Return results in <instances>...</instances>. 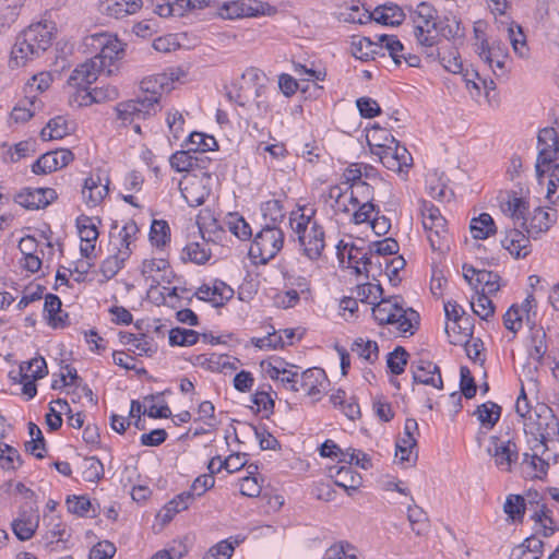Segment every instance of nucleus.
Wrapping results in <instances>:
<instances>
[{
    "instance_id": "1",
    "label": "nucleus",
    "mask_w": 559,
    "mask_h": 559,
    "mask_svg": "<svg viewBox=\"0 0 559 559\" xmlns=\"http://www.w3.org/2000/svg\"><path fill=\"white\" fill-rule=\"evenodd\" d=\"M53 27L47 23L29 25L17 37L11 49L9 67H25L29 61L44 53L52 43Z\"/></svg>"
},
{
    "instance_id": "2",
    "label": "nucleus",
    "mask_w": 559,
    "mask_h": 559,
    "mask_svg": "<svg viewBox=\"0 0 559 559\" xmlns=\"http://www.w3.org/2000/svg\"><path fill=\"white\" fill-rule=\"evenodd\" d=\"M290 226L297 235L304 254L314 261L318 260L325 248V233L321 225L311 222L309 216L299 215L298 221L290 217Z\"/></svg>"
},
{
    "instance_id": "3",
    "label": "nucleus",
    "mask_w": 559,
    "mask_h": 559,
    "mask_svg": "<svg viewBox=\"0 0 559 559\" xmlns=\"http://www.w3.org/2000/svg\"><path fill=\"white\" fill-rule=\"evenodd\" d=\"M376 133L368 136L370 152L379 157L382 165L395 173H402L404 168L412 166L413 157L407 148L392 135H384V143L373 142Z\"/></svg>"
},
{
    "instance_id": "4",
    "label": "nucleus",
    "mask_w": 559,
    "mask_h": 559,
    "mask_svg": "<svg viewBox=\"0 0 559 559\" xmlns=\"http://www.w3.org/2000/svg\"><path fill=\"white\" fill-rule=\"evenodd\" d=\"M284 233L275 225L265 224L255 235L250 246L249 254L253 259H259L260 263H267L283 248Z\"/></svg>"
},
{
    "instance_id": "5",
    "label": "nucleus",
    "mask_w": 559,
    "mask_h": 559,
    "mask_svg": "<svg viewBox=\"0 0 559 559\" xmlns=\"http://www.w3.org/2000/svg\"><path fill=\"white\" fill-rule=\"evenodd\" d=\"M525 429L545 444L548 440L559 436V420L552 409L546 404L535 407L534 414L527 417Z\"/></svg>"
},
{
    "instance_id": "6",
    "label": "nucleus",
    "mask_w": 559,
    "mask_h": 559,
    "mask_svg": "<svg viewBox=\"0 0 559 559\" xmlns=\"http://www.w3.org/2000/svg\"><path fill=\"white\" fill-rule=\"evenodd\" d=\"M538 155L536 160V175L540 180L545 177L550 164L559 158V138L555 128H544L539 131L538 136Z\"/></svg>"
},
{
    "instance_id": "7",
    "label": "nucleus",
    "mask_w": 559,
    "mask_h": 559,
    "mask_svg": "<svg viewBox=\"0 0 559 559\" xmlns=\"http://www.w3.org/2000/svg\"><path fill=\"white\" fill-rule=\"evenodd\" d=\"M476 52L480 59L488 64L496 76H503L506 74V62L509 57L508 47L501 40L488 41L483 38L480 44H475Z\"/></svg>"
},
{
    "instance_id": "8",
    "label": "nucleus",
    "mask_w": 559,
    "mask_h": 559,
    "mask_svg": "<svg viewBox=\"0 0 559 559\" xmlns=\"http://www.w3.org/2000/svg\"><path fill=\"white\" fill-rule=\"evenodd\" d=\"M100 46V51L92 59L95 61H103L102 69L106 75H111L115 72V63L122 59L124 56V44H122L117 36L99 35L97 38Z\"/></svg>"
},
{
    "instance_id": "9",
    "label": "nucleus",
    "mask_w": 559,
    "mask_h": 559,
    "mask_svg": "<svg viewBox=\"0 0 559 559\" xmlns=\"http://www.w3.org/2000/svg\"><path fill=\"white\" fill-rule=\"evenodd\" d=\"M409 17L414 23V34L417 40L424 35L431 34L438 28L437 10L428 2H420L416 8L407 7Z\"/></svg>"
},
{
    "instance_id": "10",
    "label": "nucleus",
    "mask_w": 559,
    "mask_h": 559,
    "mask_svg": "<svg viewBox=\"0 0 559 559\" xmlns=\"http://www.w3.org/2000/svg\"><path fill=\"white\" fill-rule=\"evenodd\" d=\"M170 88L168 76L165 73L156 74L141 81V91L143 96H139L138 98L144 105H156L154 109L155 116L162 110L160 98L163 94L168 93Z\"/></svg>"
},
{
    "instance_id": "11",
    "label": "nucleus",
    "mask_w": 559,
    "mask_h": 559,
    "mask_svg": "<svg viewBox=\"0 0 559 559\" xmlns=\"http://www.w3.org/2000/svg\"><path fill=\"white\" fill-rule=\"evenodd\" d=\"M464 280L474 287L475 293H485L486 295L496 294L499 288L500 276L487 270H477L472 265H463Z\"/></svg>"
},
{
    "instance_id": "12",
    "label": "nucleus",
    "mask_w": 559,
    "mask_h": 559,
    "mask_svg": "<svg viewBox=\"0 0 559 559\" xmlns=\"http://www.w3.org/2000/svg\"><path fill=\"white\" fill-rule=\"evenodd\" d=\"M156 105H144L139 98L119 103L116 107L117 119L122 126L132 124L138 120H145L154 116Z\"/></svg>"
},
{
    "instance_id": "13",
    "label": "nucleus",
    "mask_w": 559,
    "mask_h": 559,
    "mask_svg": "<svg viewBox=\"0 0 559 559\" xmlns=\"http://www.w3.org/2000/svg\"><path fill=\"white\" fill-rule=\"evenodd\" d=\"M103 61H95L92 58L82 64H79L68 79V84L78 90L87 91L90 85L94 83L100 73H105L102 69Z\"/></svg>"
},
{
    "instance_id": "14",
    "label": "nucleus",
    "mask_w": 559,
    "mask_h": 559,
    "mask_svg": "<svg viewBox=\"0 0 559 559\" xmlns=\"http://www.w3.org/2000/svg\"><path fill=\"white\" fill-rule=\"evenodd\" d=\"M493 449L489 448L488 453L493 457L495 465L503 472H510L512 464L519 459L518 447L511 440L500 442L497 436L490 438Z\"/></svg>"
},
{
    "instance_id": "15",
    "label": "nucleus",
    "mask_w": 559,
    "mask_h": 559,
    "mask_svg": "<svg viewBox=\"0 0 559 559\" xmlns=\"http://www.w3.org/2000/svg\"><path fill=\"white\" fill-rule=\"evenodd\" d=\"M141 274L151 281V287L162 283L170 284L175 277L169 262L166 259H146L142 262Z\"/></svg>"
},
{
    "instance_id": "16",
    "label": "nucleus",
    "mask_w": 559,
    "mask_h": 559,
    "mask_svg": "<svg viewBox=\"0 0 559 559\" xmlns=\"http://www.w3.org/2000/svg\"><path fill=\"white\" fill-rule=\"evenodd\" d=\"M413 379L416 383L431 385L436 389L443 388L440 368L427 359H418L412 362Z\"/></svg>"
},
{
    "instance_id": "17",
    "label": "nucleus",
    "mask_w": 559,
    "mask_h": 559,
    "mask_svg": "<svg viewBox=\"0 0 559 559\" xmlns=\"http://www.w3.org/2000/svg\"><path fill=\"white\" fill-rule=\"evenodd\" d=\"M143 4V0H100L98 9L107 17L121 20L138 13Z\"/></svg>"
},
{
    "instance_id": "18",
    "label": "nucleus",
    "mask_w": 559,
    "mask_h": 559,
    "mask_svg": "<svg viewBox=\"0 0 559 559\" xmlns=\"http://www.w3.org/2000/svg\"><path fill=\"white\" fill-rule=\"evenodd\" d=\"M424 229L433 251L445 252L450 250V235L445 218L428 222Z\"/></svg>"
},
{
    "instance_id": "19",
    "label": "nucleus",
    "mask_w": 559,
    "mask_h": 559,
    "mask_svg": "<svg viewBox=\"0 0 559 559\" xmlns=\"http://www.w3.org/2000/svg\"><path fill=\"white\" fill-rule=\"evenodd\" d=\"M108 185V178H106L105 185L102 183V177L99 173L92 174L88 178H86L82 189V195L85 200V203L88 206L98 205L109 192Z\"/></svg>"
},
{
    "instance_id": "20",
    "label": "nucleus",
    "mask_w": 559,
    "mask_h": 559,
    "mask_svg": "<svg viewBox=\"0 0 559 559\" xmlns=\"http://www.w3.org/2000/svg\"><path fill=\"white\" fill-rule=\"evenodd\" d=\"M329 474L335 485L344 488L348 495H352V491H356L361 485V476L350 465L330 467Z\"/></svg>"
},
{
    "instance_id": "21",
    "label": "nucleus",
    "mask_w": 559,
    "mask_h": 559,
    "mask_svg": "<svg viewBox=\"0 0 559 559\" xmlns=\"http://www.w3.org/2000/svg\"><path fill=\"white\" fill-rule=\"evenodd\" d=\"M530 236L514 228L507 233L501 243L515 258H525L531 252Z\"/></svg>"
},
{
    "instance_id": "22",
    "label": "nucleus",
    "mask_w": 559,
    "mask_h": 559,
    "mask_svg": "<svg viewBox=\"0 0 559 559\" xmlns=\"http://www.w3.org/2000/svg\"><path fill=\"white\" fill-rule=\"evenodd\" d=\"M180 191L187 203L192 207L202 205L205 202V199L209 197V191L205 189V187L202 186L197 176L188 179L183 187L181 182Z\"/></svg>"
},
{
    "instance_id": "23",
    "label": "nucleus",
    "mask_w": 559,
    "mask_h": 559,
    "mask_svg": "<svg viewBox=\"0 0 559 559\" xmlns=\"http://www.w3.org/2000/svg\"><path fill=\"white\" fill-rule=\"evenodd\" d=\"M405 17L404 10L395 3H385L374 9V22L383 25L399 26Z\"/></svg>"
},
{
    "instance_id": "24",
    "label": "nucleus",
    "mask_w": 559,
    "mask_h": 559,
    "mask_svg": "<svg viewBox=\"0 0 559 559\" xmlns=\"http://www.w3.org/2000/svg\"><path fill=\"white\" fill-rule=\"evenodd\" d=\"M400 302L397 297L381 298L372 307V316L374 320L383 324H394L395 312L397 311Z\"/></svg>"
},
{
    "instance_id": "25",
    "label": "nucleus",
    "mask_w": 559,
    "mask_h": 559,
    "mask_svg": "<svg viewBox=\"0 0 559 559\" xmlns=\"http://www.w3.org/2000/svg\"><path fill=\"white\" fill-rule=\"evenodd\" d=\"M382 50V45H379L378 41H372L368 37L354 38L352 41L353 56L364 61L374 59L377 55L384 57Z\"/></svg>"
},
{
    "instance_id": "26",
    "label": "nucleus",
    "mask_w": 559,
    "mask_h": 559,
    "mask_svg": "<svg viewBox=\"0 0 559 559\" xmlns=\"http://www.w3.org/2000/svg\"><path fill=\"white\" fill-rule=\"evenodd\" d=\"M502 407L495 402L488 401L476 407L474 415L477 417L480 426L486 430H491L501 417Z\"/></svg>"
},
{
    "instance_id": "27",
    "label": "nucleus",
    "mask_w": 559,
    "mask_h": 559,
    "mask_svg": "<svg viewBox=\"0 0 559 559\" xmlns=\"http://www.w3.org/2000/svg\"><path fill=\"white\" fill-rule=\"evenodd\" d=\"M394 324H397V330L402 333H409L413 335L419 326V314L412 308L404 309L401 305L395 312Z\"/></svg>"
},
{
    "instance_id": "28",
    "label": "nucleus",
    "mask_w": 559,
    "mask_h": 559,
    "mask_svg": "<svg viewBox=\"0 0 559 559\" xmlns=\"http://www.w3.org/2000/svg\"><path fill=\"white\" fill-rule=\"evenodd\" d=\"M325 378L324 370L321 368L307 369L299 374L300 391H305L308 395L320 393L319 386Z\"/></svg>"
},
{
    "instance_id": "29",
    "label": "nucleus",
    "mask_w": 559,
    "mask_h": 559,
    "mask_svg": "<svg viewBox=\"0 0 559 559\" xmlns=\"http://www.w3.org/2000/svg\"><path fill=\"white\" fill-rule=\"evenodd\" d=\"M199 162H204V159L193 154L190 150L178 151L169 158L171 168L178 173L194 170V167H202Z\"/></svg>"
},
{
    "instance_id": "30",
    "label": "nucleus",
    "mask_w": 559,
    "mask_h": 559,
    "mask_svg": "<svg viewBox=\"0 0 559 559\" xmlns=\"http://www.w3.org/2000/svg\"><path fill=\"white\" fill-rule=\"evenodd\" d=\"M555 212L551 214L542 207L535 209L534 215L530 219L528 225H525L527 234L537 235L547 231L555 222Z\"/></svg>"
},
{
    "instance_id": "31",
    "label": "nucleus",
    "mask_w": 559,
    "mask_h": 559,
    "mask_svg": "<svg viewBox=\"0 0 559 559\" xmlns=\"http://www.w3.org/2000/svg\"><path fill=\"white\" fill-rule=\"evenodd\" d=\"M471 233L475 239H486L497 233L495 222L490 214L481 213L471 221Z\"/></svg>"
},
{
    "instance_id": "32",
    "label": "nucleus",
    "mask_w": 559,
    "mask_h": 559,
    "mask_svg": "<svg viewBox=\"0 0 559 559\" xmlns=\"http://www.w3.org/2000/svg\"><path fill=\"white\" fill-rule=\"evenodd\" d=\"M192 502L193 493L181 492L177 495L164 507L163 522L166 523L171 521L175 514L187 510Z\"/></svg>"
},
{
    "instance_id": "33",
    "label": "nucleus",
    "mask_w": 559,
    "mask_h": 559,
    "mask_svg": "<svg viewBox=\"0 0 559 559\" xmlns=\"http://www.w3.org/2000/svg\"><path fill=\"white\" fill-rule=\"evenodd\" d=\"M27 428L32 439L25 442L26 452L35 455L37 459H44V453L41 451H46V441L41 430L33 421L27 424Z\"/></svg>"
},
{
    "instance_id": "34",
    "label": "nucleus",
    "mask_w": 559,
    "mask_h": 559,
    "mask_svg": "<svg viewBox=\"0 0 559 559\" xmlns=\"http://www.w3.org/2000/svg\"><path fill=\"white\" fill-rule=\"evenodd\" d=\"M26 0H0V26H10L14 23Z\"/></svg>"
},
{
    "instance_id": "35",
    "label": "nucleus",
    "mask_w": 559,
    "mask_h": 559,
    "mask_svg": "<svg viewBox=\"0 0 559 559\" xmlns=\"http://www.w3.org/2000/svg\"><path fill=\"white\" fill-rule=\"evenodd\" d=\"M37 526H38V519L37 518L33 519L31 516L26 518L25 514H21L20 518L15 519L12 522L13 533L20 540L31 539L34 536Z\"/></svg>"
},
{
    "instance_id": "36",
    "label": "nucleus",
    "mask_w": 559,
    "mask_h": 559,
    "mask_svg": "<svg viewBox=\"0 0 559 559\" xmlns=\"http://www.w3.org/2000/svg\"><path fill=\"white\" fill-rule=\"evenodd\" d=\"M407 519L411 523L412 531L417 536H423L428 532L429 520L426 512L418 506H409L407 509Z\"/></svg>"
},
{
    "instance_id": "37",
    "label": "nucleus",
    "mask_w": 559,
    "mask_h": 559,
    "mask_svg": "<svg viewBox=\"0 0 559 559\" xmlns=\"http://www.w3.org/2000/svg\"><path fill=\"white\" fill-rule=\"evenodd\" d=\"M350 349L369 364H373L379 357V347L376 341H365L358 337L352 344Z\"/></svg>"
},
{
    "instance_id": "38",
    "label": "nucleus",
    "mask_w": 559,
    "mask_h": 559,
    "mask_svg": "<svg viewBox=\"0 0 559 559\" xmlns=\"http://www.w3.org/2000/svg\"><path fill=\"white\" fill-rule=\"evenodd\" d=\"M128 259V251H116L103 261L100 265L102 274L108 280L114 277L122 269Z\"/></svg>"
},
{
    "instance_id": "39",
    "label": "nucleus",
    "mask_w": 559,
    "mask_h": 559,
    "mask_svg": "<svg viewBox=\"0 0 559 559\" xmlns=\"http://www.w3.org/2000/svg\"><path fill=\"white\" fill-rule=\"evenodd\" d=\"M22 463L21 455L15 448L7 443H0V468L3 471H15Z\"/></svg>"
},
{
    "instance_id": "40",
    "label": "nucleus",
    "mask_w": 559,
    "mask_h": 559,
    "mask_svg": "<svg viewBox=\"0 0 559 559\" xmlns=\"http://www.w3.org/2000/svg\"><path fill=\"white\" fill-rule=\"evenodd\" d=\"M139 227L134 221L127 222L121 230L118 233L119 243L115 245L117 251H128V257L131 254L130 245L135 240Z\"/></svg>"
},
{
    "instance_id": "41",
    "label": "nucleus",
    "mask_w": 559,
    "mask_h": 559,
    "mask_svg": "<svg viewBox=\"0 0 559 559\" xmlns=\"http://www.w3.org/2000/svg\"><path fill=\"white\" fill-rule=\"evenodd\" d=\"M444 312L448 320L452 321L459 326V334L464 337L471 335L469 326H462V321H468V318H464L465 311L456 301H448L444 304Z\"/></svg>"
},
{
    "instance_id": "42",
    "label": "nucleus",
    "mask_w": 559,
    "mask_h": 559,
    "mask_svg": "<svg viewBox=\"0 0 559 559\" xmlns=\"http://www.w3.org/2000/svg\"><path fill=\"white\" fill-rule=\"evenodd\" d=\"M200 333L194 330L174 328L169 331L171 346H192L199 341Z\"/></svg>"
},
{
    "instance_id": "43",
    "label": "nucleus",
    "mask_w": 559,
    "mask_h": 559,
    "mask_svg": "<svg viewBox=\"0 0 559 559\" xmlns=\"http://www.w3.org/2000/svg\"><path fill=\"white\" fill-rule=\"evenodd\" d=\"M475 294L476 299L475 297H473L471 301L473 312L480 319L488 320L495 313V305L492 300L489 298V295H486L485 293H479V290H477V293Z\"/></svg>"
},
{
    "instance_id": "44",
    "label": "nucleus",
    "mask_w": 559,
    "mask_h": 559,
    "mask_svg": "<svg viewBox=\"0 0 559 559\" xmlns=\"http://www.w3.org/2000/svg\"><path fill=\"white\" fill-rule=\"evenodd\" d=\"M408 357L409 354L404 347H395L391 353H389L386 358V365L390 372L395 376L402 374L405 371Z\"/></svg>"
},
{
    "instance_id": "45",
    "label": "nucleus",
    "mask_w": 559,
    "mask_h": 559,
    "mask_svg": "<svg viewBox=\"0 0 559 559\" xmlns=\"http://www.w3.org/2000/svg\"><path fill=\"white\" fill-rule=\"evenodd\" d=\"M150 240L157 248L164 247L170 240V228L166 221L154 219L151 225Z\"/></svg>"
},
{
    "instance_id": "46",
    "label": "nucleus",
    "mask_w": 559,
    "mask_h": 559,
    "mask_svg": "<svg viewBox=\"0 0 559 559\" xmlns=\"http://www.w3.org/2000/svg\"><path fill=\"white\" fill-rule=\"evenodd\" d=\"M547 352L546 333L543 329H536L531 334V345L528 355L538 364H542L544 355Z\"/></svg>"
},
{
    "instance_id": "47",
    "label": "nucleus",
    "mask_w": 559,
    "mask_h": 559,
    "mask_svg": "<svg viewBox=\"0 0 559 559\" xmlns=\"http://www.w3.org/2000/svg\"><path fill=\"white\" fill-rule=\"evenodd\" d=\"M189 143L191 145H194V147H190L189 150L197 155L205 154L206 152L212 151L213 147L217 145L214 136L206 135L201 132L190 133Z\"/></svg>"
},
{
    "instance_id": "48",
    "label": "nucleus",
    "mask_w": 559,
    "mask_h": 559,
    "mask_svg": "<svg viewBox=\"0 0 559 559\" xmlns=\"http://www.w3.org/2000/svg\"><path fill=\"white\" fill-rule=\"evenodd\" d=\"M357 549L348 542H338L329 547L323 559H357Z\"/></svg>"
},
{
    "instance_id": "49",
    "label": "nucleus",
    "mask_w": 559,
    "mask_h": 559,
    "mask_svg": "<svg viewBox=\"0 0 559 559\" xmlns=\"http://www.w3.org/2000/svg\"><path fill=\"white\" fill-rule=\"evenodd\" d=\"M104 465L97 457L84 459L82 477L85 481L97 483L104 477Z\"/></svg>"
},
{
    "instance_id": "50",
    "label": "nucleus",
    "mask_w": 559,
    "mask_h": 559,
    "mask_svg": "<svg viewBox=\"0 0 559 559\" xmlns=\"http://www.w3.org/2000/svg\"><path fill=\"white\" fill-rule=\"evenodd\" d=\"M252 94L251 86H246L241 81L231 84L226 93L229 100L235 102L241 107L250 104Z\"/></svg>"
},
{
    "instance_id": "51",
    "label": "nucleus",
    "mask_w": 559,
    "mask_h": 559,
    "mask_svg": "<svg viewBox=\"0 0 559 559\" xmlns=\"http://www.w3.org/2000/svg\"><path fill=\"white\" fill-rule=\"evenodd\" d=\"M525 500L520 495H510L503 506L504 512L512 521H521L525 513Z\"/></svg>"
},
{
    "instance_id": "52",
    "label": "nucleus",
    "mask_w": 559,
    "mask_h": 559,
    "mask_svg": "<svg viewBox=\"0 0 559 559\" xmlns=\"http://www.w3.org/2000/svg\"><path fill=\"white\" fill-rule=\"evenodd\" d=\"M504 212H509L514 219H523V226L526 225V215L528 212L527 202L523 198L513 195L502 206Z\"/></svg>"
},
{
    "instance_id": "53",
    "label": "nucleus",
    "mask_w": 559,
    "mask_h": 559,
    "mask_svg": "<svg viewBox=\"0 0 559 559\" xmlns=\"http://www.w3.org/2000/svg\"><path fill=\"white\" fill-rule=\"evenodd\" d=\"M57 153L55 151L43 154L33 165L32 171L36 175L49 174L58 170Z\"/></svg>"
},
{
    "instance_id": "54",
    "label": "nucleus",
    "mask_w": 559,
    "mask_h": 559,
    "mask_svg": "<svg viewBox=\"0 0 559 559\" xmlns=\"http://www.w3.org/2000/svg\"><path fill=\"white\" fill-rule=\"evenodd\" d=\"M39 189H24L15 197V202L27 210H38L43 206Z\"/></svg>"
},
{
    "instance_id": "55",
    "label": "nucleus",
    "mask_w": 559,
    "mask_h": 559,
    "mask_svg": "<svg viewBox=\"0 0 559 559\" xmlns=\"http://www.w3.org/2000/svg\"><path fill=\"white\" fill-rule=\"evenodd\" d=\"M378 44L389 51L395 64H401L402 55H400V51H403L404 46L395 35H380L378 36Z\"/></svg>"
},
{
    "instance_id": "56",
    "label": "nucleus",
    "mask_w": 559,
    "mask_h": 559,
    "mask_svg": "<svg viewBox=\"0 0 559 559\" xmlns=\"http://www.w3.org/2000/svg\"><path fill=\"white\" fill-rule=\"evenodd\" d=\"M357 297L362 302H367L370 305H374L378 302L379 298H382L383 288L380 284H371L366 283L358 285L357 288Z\"/></svg>"
},
{
    "instance_id": "57",
    "label": "nucleus",
    "mask_w": 559,
    "mask_h": 559,
    "mask_svg": "<svg viewBox=\"0 0 559 559\" xmlns=\"http://www.w3.org/2000/svg\"><path fill=\"white\" fill-rule=\"evenodd\" d=\"M78 228L80 238L86 243L95 242L99 236L93 218L88 216H81L78 218Z\"/></svg>"
},
{
    "instance_id": "58",
    "label": "nucleus",
    "mask_w": 559,
    "mask_h": 559,
    "mask_svg": "<svg viewBox=\"0 0 559 559\" xmlns=\"http://www.w3.org/2000/svg\"><path fill=\"white\" fill-rule=\"evenodd\" d=\"M417 41L423 47L427 60L440 61V57H442L443 52L445 51V47H436L438 44L436 36H431L430 34L424 35L421 40Z\"/></svg>"
},
{
    "instance_id": "59",
    "label": "nucleus",
    "mask_w": 559,
    "mask_h": 559,
    "mask_svg": "<svg viewBox=\"0 0 559 559\" xmlns=\"http://www.w3.org/2000/svg\"><path fill=\"white\" fill-rule=\"evenodd\" d=\"M261 211L264 218H270V225L282 222L285 217L284 209L280 200H269L262 204Z\"/></svg>"
},
{
    "instance_id": "60",
    "label": "nucleus",
    "mask_w": 559,
    "mask_h": 559,
    "mask_svg": "<svg viewBox=\"0 0 559 559\" xmlns=\"http://www.w3.org/2000/svg\"><path fill=\"white\" fill-rule=\"evenodd\" d=\"M439 62L443 66V68L447 71L454 73V74L461 73L463 70V63L460 58V55H459L456 48H454L452 46L445 49L442 57H440Z\"/></svg>"
},
{
    "instance_id": "61",
    "label": "nucleus",
    "mask_w": 559,
    "mask_h": 559,
    "mask_svg": "<svg viewBox=\"0 0 559 559\" xmlns=\"http://www.w3.org/2000/svg\"><path fill=\"white\" fill-rule=\"evenodd\" d=\"M277 12L275 7L270 5L267 2L259 0L246 1L245 13L246 17L262 16V15H274Z\"/></svg>"
},
{
    "instance_id": "62",
    "label": "nucleus",
    "mask_w": 559,
    "mask_h": 559,
    "mask_svg": "<svg viewBox=\"0 0 559 559\" xmlns=\"http://www.w3.org/2000/svg\"><path fill=\"white\" fill-rule=\"evenodd\" d=\"M532 519L536 523H539L542 525L543 535L545 537H549L555 533L556 527H554V520L551 518V511L545 504H543L538 511L534 512V514L532 515Z\"/></svg>"
},
{
    "instance_id": "63",
    "label": "nucleus",
    "mask_w": 559,
    "mask_h": 559,
    "mask_svg": "<svg viewBox=\"0 0 559 559\" xmlns=\"http://www.w3.org/2000/svg\"><path fill=\"white\" fill-rule=\"evenodd\" d=\"M460 378L461 393L466 399H473L476 395L477 385L468 367L462 366L460 368Z\"/></svg>"
},
{
    "instance_id": "64",
    "label": "nucleus",
    "mask_w": 559,
    "mask_h": 559,
    "mask_svg": "<svg viewBox=\"0 0 559 559\" xmlns=\"http://www.w3.org/2000/svg\"><path fill=\"white\" fill-rule=\"evenodd\" d=\"M235 550V545L228 540H222L211 547L203 559H230Z\"/></svg>"
}]
</instances>
